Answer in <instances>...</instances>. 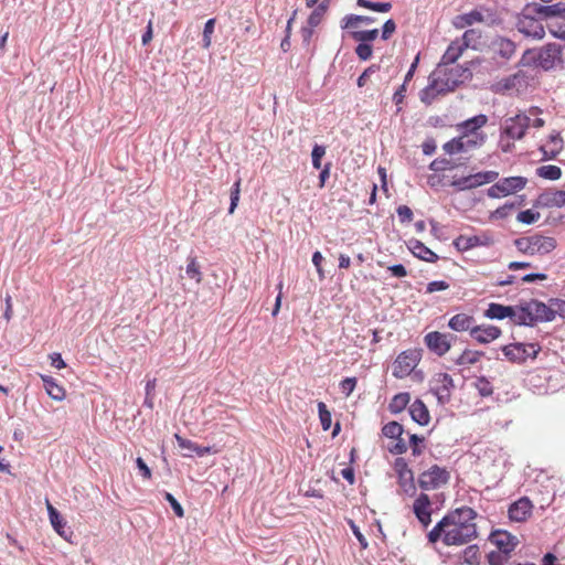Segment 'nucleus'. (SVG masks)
<instances>
[{
	"mask_svg": "<svg viewBox=\"0 0 565 565\" xmlns=\"http://www.w3.org/2000/svg\"><path fill=\"white\" fill-rule=\"evenodd\" d=\"M326 154V148L320 145H316L312 149L311 157H312V166L316 169L321 168V159Z\"/></svg>",
	"mask_w": 565,
	"mask_h": 565,
	"instance_id": "nucleus-54",
	"label": "nucleus"
},
{
	"mask_svg": "<svg viewBox=\"0 0 565 565\" xmlns=\"http://www.w3.org/2000/svg\"><path fill=\"white\" fill-rule=\"evenodd\" d=\"M301 44L306 53L311 60L316 54V44L312 42L315 30L312 28L302 26L300 30Z\"/></svg>",
	"mask_w": 565,
	"mask_h": 565,
	"instance_id": "nucleus-38",
	"label": "nucleus"
},
{
	"mask_svg": "<svg viewBox=\"0 0 565 565\" xmlns=\"http://www.w3.org/2000/svg\"><path fill=\"white\" fill-rule=\"evenodd\" d=\"M476 319L473 316L460 312L452 316L448 321V327L455 332H471Z\"/></svg>",
	"mask_w": 565,
	"mask_h": 565,
	"instance_id": "nucleus-24",
	"label": "nucleus"
},
{
	"mask_svg": "<svg viewBox=\"0 0 565 565\" xmlns=\"http://www.w3.org/2000/svg\"><path fill=\"white\" fill-rule=\"evenodd\" d=\"M174 438L178 443V446L181 448V449H185V450H189L191 452H195L199 457H203L207 454H211V452H217V450L213 449L212 447H202V446H199L196 443L190 440V439H186V438H183L182 436L175 434L174 435Z\"/></svg>",
	"mask_w": 565,
	"mask_h": 565,
	"instance_id": "nucleus-29",
	"label": "nucleus"
},
{
	"mask_svg": "<svg viewBox=\"0 0 565 565\" xmlns=\"http://www.w3.org/2000/svg\"><path fill=\"white\" fill-rule=\"evenodd\" d=\"M541 202L547 207H561L565 205V191L552 190L544 192L541 196Z\"/></svg>",
	"mask_w": 565,
	"mask_h": 565,
	"instance_id": "nucleus-35",
	"label": "nucleus"
},
{
	"mask_svg": "<svg viewBox=\"0 0 565 565\" xmlns=\"http://www.w3.org/2000/svg\"><path fill=\"white\" fill-rule=\"evenodd\" d=\"M216 20L214 18L209 19L204 25L203 30V47L209 49L212 43V34L214 33Z\"/></svg>",
	"mask_w": 565,
	"mask_h": 565,
	"instance_id": "nucleus-51",
	"label": "nucleus"
},
{
	"mask_svg": "<svg viewBox=\"0 0 565 565\" xmlns=\"http://www.w3.org/2000/svg\"><path fill=\"white\" fill-rule=\"evenodd\" d=\"M480 564V551L477 545L467 546L462 554L459 565H479Z\"/></svg>",
	"mask_w": 565,
	"mask_h": 565,
	"instance_id": "nucleus-39",
	"label": "nucleus"
},
{
	"mask_svg": "<svg viewBox=\"0 0 565 565\" xmlns=\"http://www.w3.org/2000/svg\"><path fill=\"white\" fill-rule=\"evenodd\" d=\"M459 137H460V140L462 141V147H463L465 152L481 147L484 143L486 138H487L486 135H479V136L459 135Z\"/></svg>",
	"mask_w": 565,
	"mask_h": 565,
	"instance_id": "nucleus-40",
	"label": "nucleus"
},
{
	"mask_svg": "<svg viewBox=\"0 0 565 565\" xmlns=\"http://www.w3.org/2000/svg\"><path fill=\"white\" fill-rule=\"evenodd\" d=\"M502 331L493 324H473L470 337L479 344H488L500 338Z\"/></svg>",
	"mask_w": 565,
	"mask_h": 565,
	"instance_id": "nucleus-20",
	"label": "nucleus"
},
{
	"mask_svg": "<svg viewBox=\"0 0 565 565\" xmlns=\"http://www.w3.org/2000/svg\"><path fill=\"white\" fill-rule=\"evenodd\" d=\"M542 110L537 107H531L526 113H519L515 116L505 118L500 127V147L503 152H510L514 145L513 141L521 140L530 127L540 129L545 125V120L539 115Z\"/></svg>",
	"mask_w": 565,
	"mask_h": 565,
	"instance_id": "nucleus-2",
	"label": "nucleus"
},
{
	"mask_svg": "<svg viewBox=\"0 0 565 565\" xmlns=\"http://www.w3.org/2000/svg\"><path fill=\"white\" fill-rule=\"evenodd\" d=\"M396 212L402 223H408L413 220V212L407 205H399Z\"/></svg>",
	"mask_w": 565,
	"mask_h": 565,
	"instance_id": "nucleus-61",
	"label": "nucleus"
},
{
	"mask_svg": "<svg viewBox=\"0 0 565 565\" xmlns=\"http://www.w3.org/2000/svg\"><path fill=\"white\" fill-rule=\"evenodd\" d=\"M395 443L394 445H392L388 449L392 454L394 455H402V454H405L407 451V445L405 443V440L402 438V436L399 438H395Z\"/></svg>",
	"mask_w": 565,
	"mask_h": 565,
	"instance_id": "nucleus-60",
	"label": "nucleus"
},
{
	"mask_svg": "<svg viewBox=\"0 0 565 565\" xmlns=\"http://www.w3.org/2000/svg\"><path fill=\"white\" fill-rule=\"evenodd\" d=\"M527 306L534 323L536 321H552L555 317L554 311L542 301L531 300L527 302Z\"/></svg>",
	"mask_w": 565,
	"mask_h": 565,
	"instance_id": "nucleus-25",
	"label": "nucleus"
},
{
	"mask_svg": "<svg viewBox=\"0 0 565 565\" xmlns=\"http://www.w3.org/2000/svg\"><path fill=\"white\" fill-rule=\"evenodd\" d=\"M413 511L418 521L427 527L431 522V501L426 493H420L413 503Z\"/></svg>",
	"mask_w": 565,
	"mask_h": 565,
	"instance_id": "nucleus-21",
	"label": "nucleus"
},
{
	"mask_svg": "<svg viewBox=\"0 0 565 565\" xmlns=\"http://www.w3.org/2000/svg\"><path fill=\"white\" fill-rule=\"evenodd\" d=\"M526 184V179L522 177L504 178L488 189V195L491 198H502L522 190Z\"/></svg>",
	"mask_w": 565,
	"mask_h": 565,
	"instance_id": "nucleus-14",
	"label": "nucleus"
},
{
	"mask_svg": "<svg viewBox=\"0 0 565 565\" xmlns=\"http://www.w3.org/2000/svg\"><path fill=\"white\" fill-rule=\"evenodd\" d=\"M484 356V352L472 349H465L455 360L456 365L468 367L477 364Z\"/></svg>",
	"mask_w": 565,
	"mask_h": 565,
	"instance_id": "nucleus-33",
	"label": "nucleus"
},
{
	"mask_svg": "<svg viewBox=\"0 0 565 565\" xmlns=\"http://www.w3.org/2000/svg\"><path fill=\"white\" fill-rule=\"evenodd\" d=\"M434 73L438 77L456 79V88L472 76L470 70L461 65H438Z\"/></svg>",
	"mask_w": 565,
	"mask_h": 565,
	"instance_id": "nucleus-18",
	"label": "nucleus"
},
{
	"mask_svg": "<svg viewBox=\"0 0 565 565\" xmlns=\"http://www.w3.org/2000/svg\"><path fill=\"white\" fill-rule=\"evenodd\" d=\"M449 288V284L445 280H436V281H430L427 287H426V292L427 294H433V292H436V291H443V290H447Z\"/></svg>",
	"mask_w": 565,
	"mask_h": 565,
	"instance_id": "nucleus-58",
	"label": "nucleus"
},
{
	"mask_svg": "<svg viewBox=\"0 0 565 565\" xmlns=\"http://www.w3.org/2000/svg\"><path fill=\"white\" fill-rule=\"evenodd\" d=\"M532 509L531 500L523 497L510 505L508 511L509 518L514 522H524L531 516Z\"/></svg>",
	"mask_w": 565,
	"mask_h": 565,
	"instance_id": "nucleus-22",
	"label": "nucleus"
},
{
	"mask_svg": "<svg viewBox=\"0 0 565 565\" xmlns=\"http://www.w3.org/2000/svg\"><path fill=\"white\" fill-rule=\"evenodd\" d=\"M318 413L322 429L324 431L329 430L332 424V416L323 402H318Z\"/></svg>",
	"mask_w": 565,
	"mask_h": 565,
	"instance_id": "nucleus-44",
	"label": "nucleus"
},
{
	"mask_svg": "<svg viewBox=\"0 0 565 565\" xmlns=\"http://www.w3.org/2000/svg\"><path fill=\"white\" fill-rule=\"evenodd\" d=\"M46 509L51 525L60 536L66 539V521L49 500H46Z\"/></svg>",
	"mask_w": 565,
	"mask_h": 565,
	"instance_id": "nucleus-28",
	"label": "nucleus"
},
{
	"mask_svg": "<svg viewBox=\"0 0 565 565\" xmlns=\"http://www.w3.org/2000/svg\"><path fill=\"white\" fill-rule=\"evenodd\" d=\"M409 414L416 423H418L422 426H425L430 420V415L427 406L423 403L420 399H416L411 406H409Z\"/></svg>",
	"mask_w": 565,
	"mask_h": 565,
	"instance_id": "nucleus-30",
	"label": "nucleus"
},
{
	"mask_svg": "<svg viewBox=\"0 0 565 565\" xmlns=\"http://www.w3.org/2000/svg\"><path fill=\"white\" fill-rule=\"evenodd\" d=\"M511 321L514 324L519 326H532L534 324V320L531 316L530 308L527 302L524 306L513 307Z\"/></svg>",
	"mask_w": 565,
	"mask_h": 565,
	"instance_id": "nucleus-36",
	"label": "nucleus"
},
{
	"mask_svg": "<svg viewBox=\"0 0 565 565\" xmlns=\"http://www.w3.org/2000/svg\"><path fill=\"white\" fill-rule=\"evenodd\" d=\"M372 52H373L372 45H370L369 43H361L360 42V44L355 49L356 55L362 61L369 60L372 56Z\"/></svg>",
	"mask_w": 565,
	"mask_h": 565,
	"instance_id": "nucleus-56",
	"label": "nucleus"
},
{
	"mask_svg": "<svg viewBox=\"0 0 565 565\" xmlns=\"http://www.w3.org/2000/svg\"><path fill=\"white\" fill-rule=\"evenodd\" d=\"M425 438L420 437L416 434L411 435L409 443L412 447V452L414 456H419L423 452V449L419 447V444L424 443Z\"/></svg>",
	"mask_w": 565,
	"mask_h": 565,
	"instance_id": "nucleus-59",
	"label": "nucleus"
},
{
	"mask_svg": "<svg viewBox=\"0 0 565 565\" xmlns=\"http://www.w3.org/2000/svg\"><path fill=\"white\" fill-rule=\"evenodd\" d=\"M377 35H379L377 29L367 30V31H355L352 33V38L355 41L361 42V43L371 42V41L375 40L377 38Z\"/></svg>",
	"mask_w": 565,
	"mask_h": 565,
	"instance_id": "nucleus-49",
	"label": "nucleus"
},
{
	"mask_svg": "<svg viewBox=\"0 0 565 565\" xmlns=\"http://www.w3.org/2000/svg\"><path fill=\"white\" fill-rule=\"evenodd\" d=\"M530 76L525 71H518L516 73L502 78L495 84L497 93H508V94H520L526 90L530 84Z\"/></svg>",
	"mask_w": 565,
	"mask_h": 565,
	"instance_id": "nucleus-13",
	"label": "nucleus"
},
{
	"mask_svg": "<svg viewBox=\"0 0 565 565\" xmlns=\"http://www.w3.org/2000/svg\"><path fill=\"white\" fill-rule=\"evenodd\" d=\"M428 85L420 90L419 98L425 105H431L439 96L446 95L456 89V79L443 78L433 72Z\"/></svg>",
	"mask_w": 565,
	"mask_h": 565,
	"instance_id": "nucleus-7",
	"label": "nucleus"
},
{
	"mask_svg": "<svg viewBox=\"0 0 565 565\" xmlns=\"http://www.w3.org/2000/svg\"><path fill=\"white\" fill-rule=\"evenodd\" d=\"M403 426L395 420L385 424L382 428V434L391 439L399 438L403 435Z\"/></svg>",
	"mask_w": 565,
	"mask_h": 565,
	"instance_id": "nucleus-42",
	"label": "nucleus"
},
{
	"mask_svg": "<svg viewBox=\"0 0 565 565\" xmlns=\"http://www.w3.org/2000/svg\"><path fill=\"white\" fill-rule=\"evenodd\" d=\"M379 70L377 66L371 65L358 78V86L363 87L367 84L370 76Z\"/></svg>",
	"mask_w": 565,
	"mask_h": 565,
	"instance_id": "nucleus-62",
	"label": "nucleus"
},
{
	"mask_svg": "<svg viewBox=\"0 0 565 565\" xmlns=\"http://www.w3.org/2000/svg\"><path fill=\"white\" fill-rule=\"evenodd\" d=\"M321 8H316L309 15L307 20V28H312L313 30L321 23L323 14L320 11Z\"/></svg>",
	"mask_w": 565,
	"mask_h": 565,
	"instance_id": "nucleus-55",
	"label": "nucleus"
},
{
	"mask_svg": "<svg viewBox=\"0 0 565 565\" xmlns=\"http://www.w3.org/2000/svg\"><path fill=\"white\" fill-rule=\"evenodd\" d=\"M563 149V138L558 131H553L548 136L546 143L541 146L544 159H554Z\"/></svg>",
	"mask_w": 565,
	"mask_h": 565,
	"instance_id": "nucleus-26",
	"label": "nucleus"
},
{
	"mask_svg": "<svg viewBox=\"0 0 565 565\" xmlns=\"http://www.w3.org/2000/svg\"><path fill=\"white\" fill-rule=\"evenodd\" d=\"M395 30H396V23L394 22V20H392V19L387 20L383 25L382 39L383 40L390 39L392 36V34L395 32Z\"/></svg>",
	"mask_w": 565,
	"mask_h": 565,
	"instance_id": "nucleus-64",
	"label": "nucleus"
},
{
	"mask_svg": "<svg viewBox=\"0 0 565 565\" xmlns=\"http://www.w3.org/2000/svg\"><path fill=\"white\" fill-rule=\"evenodd\" d=\"M498 177L499 173L497 171H483L456 179L451 182V185L458 190H469L487 183H491L497 180Z\"/></svg>",
	"mask_w": 565,
	"mask_h": 565,
	"instance_id": "nucleus-15",
	"label": "nucleus"
},
{
	"mask_svg": "<svg viewBox=\"0 0 565 565\" xmlns=\"http://www.w3.org/2000/svg\"><path fill=\"white\" fill-rule=\"evenodd\" d=\"M164 499L170 503L172 510L179 518H182L184 515V510H183L182 505L178 502V500L171 493L166 492Z\"/></svg>",
	"mask_w": 565,
	"mask_h": 565,
	"instance_id": "nucleus-57",
	"label": "nucleus"
},
{
	"mask_svg": "<svg viewBox=\"0 0 565 565\" xmlns=\"http://www.w3.org/2000/svg\"><path fill=\"white\" fill-rule=\"evenodd\" d=\"M409 249L414 256L425 262L436 263L438 260V255L419 241H412Z\"/></svg>",
	"mask_w": 565,
	"mask_h": 565,
	"instance_id": "nucleus-32",
	"label": "nucleus"
},
{
	"mask_svg": "<svg viewBox=\"0 0 565 565\" xmlns=\"http://www.w3.org/2000/svg\"><path fill=\"white\" fill-rule=\"evenodd\" d=\"M409 402H411L409 393H406V392L398 393L392 398V401L388 405V408H390L391 413L397 414V413H401L402 411H404Z\"/></svg>",
	"mask_w": 565,
	"mask_h": 565,
	"instance_id": "nucleus-41",
	"label": "nucleus"
},
{
	"mask_svg": "<svg viewBox=\"0 0 565 565\" xmlns=\"http://www.w3.org/2000/svg\"><path fill=\"white\" fill-rule=\"evenodd\" d=\"M514 246L524 255H546L557 247V242L554 237L534 234L514 239Z\"/></svg>",
	"mask_w": 565,
	"mask_h": 565,
	"instance_id": "nucleus-6",
	"label": "nucleus"
},
{
	"mask_svg": "<svg viewBox=\"0 0 565 565\" xmlns=\"http://www.w3.org/2000/svg\"><path fill=\"white\" fill-rule=\"evenodd\" d=\"M349 525H350L354 536L359 541L361 547L362 548H366L367 547V541H366L365 536L361 533L359 526L352 520L349 521Z\"/></svg>",
	"mask_w": 565,
	"mask_h": 565,
	"instance_id": "nucleus-63",
	"label": "nucleus"
},
{
	"mask_svg": "<svg viewBox=\"0 0 565 565\" xmlns=\"http://www.w3.org/2000/svg\"><path fill=\"white\" fill-rule=\"evenodd\" d=\"M420 349H407L402 351L393 362L392 374L395 379H405L413 375L418 381L423 380V372L416 371L417 365L422 361Z\"/></svg>",
	"mask_w": 565,
	"mask_h": 565,
	"instance_id": "nucleus-5",
	"label": "nucleus"
},
{
	"mask_svg": "<svg viewBox=\"0 0 565 565\" xmlns=\"http://www.w3.org/2000/svg\"><path fill=\"white\" fill-rule=\"evenodd\" d=\"M545 7L546 6H541L537 3L526 6L518 19L516 28L519 32L527 38L535 40L543 39L545 35V26L543 25L541 19L545 18L539 8Z\"/></svg>",
	"mask_w": 565,
	"mask_h": 565,
	"instance_id": "nucleus-4",
	"label": "nucleus"
},
{
	"mask_svg": "<svg viewBox=\"0 0 565 565\" xmlns=\"http://www.w3.org/2000/svg\"><path fill=\"white\" fill-rule=\"evenodd\" d=\"M186 275L198 284L202 281V273L196 257H189L186 265Z\"/></svg>",
	"mask_w": 565,
	"mask_h": 565,
	"instance_id": "nucleus-45",
	"label": "nucleus"
},
{
	"mask_svg": "<svg viewBox=\"0 0 565 565\" xmlns=\"http://www.w3.org/2000/svg\"><path fill=\"white\" fill-rule=\"evenodd\" d=\"M475 30H467L463 35L452 41L441 56L438 65H455L457 60L468 49L470 41L475 38Z\"/></svg>",
	"mask_w": 565,
	"mask_h": 565,
	"instance_id": "nucleus-12",
	"label": "nucleus"
},
{
	"mask_svg": "<svg viewBox=\"0 0 565 565\" xmlns=\"http://www.w3.org/2000/svg\"><path fill=\"white\" fill-rule=\"evenodd\" d=\"M394 470L397 473L398 484L406 493H414L416 490L414 473L404 458H396Z\"/></svg>",
	"mask_w": 565,
	"mask_h": 565,
	"instance_id": "nucleus-19",
	"label": "nucleus"
},
{
	"mask_svg": "<svg viewBox=\"0 0 565 565\" xmlns=\"http://www.w3.org/2000/svg\"><path fill=\"white\" fill-rule=\"evenodd\" d=\"M455 339L456 335L451 333L430 331L425 334L424 343L431 353L441 358L450 351Z\"/></svg>",
	"mask_w": 565,
	"mask_h": 565,
	"instance_id": "nucleus-11",
	"label": "nucleus"
},
{
	"mask_svg": "<svg viewBox=\"0 0 565 565\" xmlns=\"http://www.w3.org/2000/svg\"><path fill=\"white\" fill-rule=\"evenodd\" d=\"M450 479V472L438 465L431 466L418 476V486L420 489L429 491L441 488Z\"/></svg>",
	"mask_w": 565,
	"mask_h": 565,
	"instance_id": "nucleus-10",
	"label": "nucleus"
},
{
	"mask_svg": "<svg viewBox=\"0 0 565 565\" xmlns=\"http://www.w3.org/2000/svg\"><path fill=\"white\" fill-rule=\"evenodd\" d=\"M543 17L547 19V29L558 38L565 40V2H557L545 8H539Z\"/></svg>",
	"mask_w": 565,
	"mask_h": 565,
	"instance_id": "nucleus-8",
	"label": "nucleus"
},
{
	"mask_svg": "<svg viewBox=\"0 0 565 565\" xmlns=\"http://www.w3.org/2000/svg\"><path fill=\"white\" fill-rule=\"evenodd\" d=\"M493 51L500 57L509 60L515 53V44L509 39L499 38L493 42Z\"/></svg>",
	"mask_w": 565,
	"mask_h": 565,
	"instance_id": "nucleus-34",
	"label": "nucleus"
},
{
	"mask_svg": "<svg viewBox=\"0 0 565 565\" xmlns=\"http://www.w3.org/2000/svg\"><path fill=\"white\" fill-rule=\"evenodd\" d=\"M356 383H358V381L355 377H345L344 380H342L340 382L341 392L347 397L350 396L353 393V391L355 390Z\"/></svg>",
	"mask_w": 565,
	"mask_h": 565,
	"instance_id": "nucleus-53",
	"label": "nucleus"
},
{
	"mask_svg": "<svg viewBox=\"0 0 565 565\" xmlns=\"http://www.w3.org/2000/svg\"><path fill=\"white\" fill-rule=\"evenodd\" d=\"M494 243L493 236L489 232L479 235H459L454 241V246L459 252H467L479 246H490Z\"/></svg>",
	"mask_w": 565,
	"mask_h": 565,
	"instance_id": "nucleus-16",
	"label": "nucleus"
},
{
	"mask_svg": "<svg viewBox=\"0 0 565 565\" xmlns=\"http://www.w3.org/2000/svg\"><path fill=\"white\" fill-rule=\"evenodd\" d=\"M512 306H504L497 302H491L484 311V317L489 319L502 320L509 318L511 320Z\"/></svg>",
	"mask_w": 565,
	"mask_h": 565,
	"instance_id": "nucleus-31",
	"label": "nucleus"
},
{
	"mask_svg": "<svg viewBox=\"0 0 565 565\" xmlns=\"http://www.w3.org/2000/svg\"><path fill=\"white\" fill-rule=\"evenodd\" d=\"M490 542L504 554H509L515 547L514 537L505 531H495L490 536Z\"/></svg>",
	"mask_w": 565,
	"mask_h": 565,
	"instance_id": "nucleus-27",
	"label": "nucleus"
},
{
	"mask_svg": "<svg viewBox=\"0 0 565 565\" xmlns=\"http://www.w3.org/2000/svg\"><path fill=\"white\" fill-rule=\"evenodd\" d=\"M460 26L472 25L473 23H479L483 21V15L481 12L477 10H472L466 14L460 15L459 18Z\"/></svg>",
	"mask_w": 565,
	"mask_h": 565,
	"instance_id": "nucleus-48",
	"label": "nucleus"
},
{
	"mask_svg": "<svg viewBox=\"0 0 565 565\" xmlns=\"http://www.w3.org/2000/svg\"><path fill=\"white\" fill-rule=\"evenodd\" d=\"M443 149L448 154H457V153L465 152L463 147H462V141L460 140L459 136L457 138H452L451 140L447 141L443 146Z\"/></svg>",
	"mask_w": 565,
	"mask_h": 565,
	"instance_id": "nucleus-50",
	"label": "nucleus"
},
{
	"mask_svg": "<svg viewBox=\"0 0 565 565\" xmlns=\"http://www.w3.org/2000/svg\"><path fill=\"white\" fill-rule=\"evenodd\" d=\"M537 174L547 180H558L562 175V170L553 164L542 166L537 169Z\"/></svg>",
	"mask_w": 565,
	"mask_h": 565,
	"instance_id": "nucleus-43",
	"label": "nucleus"
},
{
	"mask_svg": "<svg viewBox=\"0 0 565 565\" xmlns=\"http://www.w3.org/2000/svg\"><path fill=\"white\" fill-rule=\"evenodd\" d=\"M541 347L537 343H510L502 347V353L511 363L523 364L529 359H536Z\"/></svg>",
	"mask_w": 565,
	"mask_h": 565,
	"instance_id": "nucleus-9",
	"label": "nucleus"
},
{
	"mask_svg": "<svg viewBox=\"0 0 565 565\" xmlns=\"http://www.w3.org/2000/svg\"><path fill=\"white\" fill-rule=\"evenodd\" d=\"M477 513L469 507L446 514L427 534L430 543L441 540L447 546L463 545L477 537Z\"/></svg>",
	"mask_w": 565,
	"mask_h": 565,
	"instance_id": "nucleus-1",
	"label": "nucleus"
},
{
	"mask_svg": "<svg viewBox=\"0 0 565 565\" xmlns=\"http://www.w3.org/2000/svg\"><path fill=\"white\" fill-rule=\"evenodd\" d=\"M41 377L44 383L46 393L51 398L55 401H62L65 398V390L63 386L57 384L53 377L47 375H42Z\"/></svg>",
	"mask_w": 565,
	"mask_h": 565,
	"instance_id": "nucleus-37",
	"label": "nucleus"
},
{
	"mask_svg": "<svg viewBox=\"0 0 565 565\" xmlns=\"http://www.w3.org/2000/svg\"><path fill=\"white\" fill-rule=\"evenodd\" d=\"M562 46L556 43H548L539 51L526 50L521 60L522 65H536L545 71L554 68L562 63Z\"/></svg>",
	"mask_w": 565,
	"mask_h": 565,
	"instance_id": "nucleus-3",
	"label": "nucleus"
},
{
	"mask_svg": "<svg viewBox=\"0 0 565 565\" xmlns=\"http://www.w3.org/2000/svg\"><path fill=\"white\" fill-rule=\"evenodd\" d=\"M356 2L360 7L376 12H388L392 9V4L390 2H371L369 0H356Z\"/></svg>",
	"mask_w": 565,
	"mask_h": 565,
	"instance_id": "nucleus-47",
	"label": "nucleus"
},
{
	"mask_svg": "<svg viewBox=\"0 0 565 565\" xmlns=\"http://www.w3.org/2000/svg\"><path fill=\"white\" fill-rule=\"evenodd\" d=\"M431 383L438 402L440 404L448 403L451 397V391L455 387L452 377L448 373L440 372L433 377Z\"/></svg>",
	"mask_w": 565,
	"mask_h": 565,
	"instance_id": "nucleus-17",
	"label": "nucleus"
},
{
	"mask_svg": "<svg viewBox=\"0 0 565 565\" xmlns=\"http://www.w3.org/2000/svg\"><path fill=\"white\" fill-rule=\"evenodd\" d=\"M540 218V213L533 210L521 211L516 220L523 224H533Z\"/></svg>",
	"mask_w": 565,
	"mask_h": 565,
	"instance_id": "nucleus-52",
	"label": "nucleus"
},
{
	"mask_svg": "<svg viewBox=\"0 0 565 565\" xmlns=\"http://www.w3.org/2000/svg\"><path fill=\"white\" fill-rule=\"evenodd\" d=\"M488 122V117L483 114L477 115L457 125V130L460 135H486L481 131Z\"/></svg>",
	"mask_w": 565,
	"mask_h": 565,
	"instance_id": "nucleus-23",
	"label": "nucleus"
},
{
	"mask_svg": "<svg viewBox=\"0 0 565 565\" xmlns=\"http://www.w3.org/2000/svg\"><path fill=\"white\" fill-rule=\"evenodd\" d=\"M373 22H374V19L371 17L350 14L343 19L342 28L350 29V28L358 26L359 23H373Z\"/></svg>",
	"mask_w": 565,
	"mask_h": 565,
	"instance_id": "nucleus-46",
	"label": "nucleus"
}]
</instances>
